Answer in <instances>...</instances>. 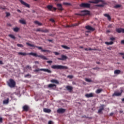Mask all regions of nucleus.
I'll list each match as a JSON object with an SVG mask.
<instances>
[{
  "mask_svg": "<svg viewBox=\"0 0 124 124\" xmlns=\"http://www.w3.org/2000/svg\"><path fill=\"white\" fill-rule=\"evenodd\" d=\"M26 45H28V46H30V47H34V48H37L38 50H41V52H47V53H51V51L49 50L43 49H42V47L41 46H38L34 45H31L29 43H26Z\"/></svg>",
  "mask_w": 124,
  "mask_h": 124,
  "instance_id": "f257e3e1",
  "label": "nucleus"
},
{
  "mask_svg": "<svg viewBox=\"0 0 124 124\" xmlns=\"http://www.w3.org/2000/svg\"><path fill=\"white\" fill-rule=\"evenodd\" d=\"M28 55L29 56H32L33 57H35V58H37L38 57V58H40L42 60H48V59L46 58V57L43 55H37V54L35 53L31 52V53H28Z\"/></svg>",
  "mask_w": 124,
  "mask_h": 124,
  "instance_id": "f03ea898",
  "label": "nucleus"
},
{
  "mask_svg": "<svg viewBox=\"0 0 124 124\" xmlns=\"http://www.w3.org/2000/svg\"><path fill=\"white\" fill-rule=\"evenodd\" d=\"M52 69H67L68 67L61 65H53L51 66Z\"/></svg>",
  "mask_w": 124,
  "mask_h": 124,
  "instance_id": "7ed1b4c3",
  "label": "nucleus"
},
{
  "mask_svg": "<svg viewBox=\"0 0 124 124\" xmlns=\"http://www.w3.org/2000/svg\"><path fill=\"white\" fill-rule=\"evenodd\" d=\"M90 14V11L87 10L82 11L81 14H75V15L78 16H85V15H89Z\"/></svg>",
  "mask_w": 124,
  "mask_h": 124,
  "instance_id": "20e7f679",
  "label": "nucleus"
},
{
  "mask_svg": "<svg viewBox=\"0 0 124 124\" xmlns=\"http://www.w3.org/2000/svg\"><path fill=\"white\" fill-rule=\"evenodd\" d=\"M8 86L10 88H14L16 85V83L13 79H10L9 82L8 83Z\"/></svg>",
  "mask_w": 124,
  "mask_h": 124,
  "instance_id": "39448f33",
  "label": "nucleus"
},
{
  "mask_svg": "<svg viewBox=\"0 0 124 124\" xmlns=\"http://www.w3.org/2000/svg\"><path fill=\"white\" fill-rule=\"evenodd\" d=\"M34 71V72H38V71H44V72H47V73H52V71L48 69H37Z\"/></svg>",
  "mask_w": 124,
  "mask_h": 124,
  "instance_id": "423d86ee",
  "label": "nucleus"
},
{
  "mask_svg": "<svg viewBox=\"0 0 124 124\" xmlns=\"http://www.w3.org/2000/svg\"><path fill=\"white\" fill-rule=\"evenodd\" d=\"M79 6L83 8H90V7H91V4L88 3H82L79 5Z\"/></svg>",
  "mask_w": 124,
  "mask_h": 124,
  "instance_id": "0eeeda50",
  "label": "nucleus"
},
{
  "mask_svg": "<svg viewBox=\"0 0 124 124\" xmlns=\"http://www.w3.org/2000/svg\"><path fill=\"white\" fill-rule=\"evenodd\" d=\"M46 8H47L49 11H56L57 10L56 8L53 7V6L51 5H47Z\"/></svg>",
  "mask_w": 124,
  "mask_h": 124,
  "instance_id": "6e6552de",
  "label": "nucleus"
},
{
  "mask_svg": "<svg viewBox=\"0 0 124 124\" xmlns=\"http://www.w3.org/2000/svg\"><path fill=\"white\" fill-rule=\"evenodd\" d=\"M36 31H41V32H45V33H46L47 32H49V30L48 29L43 30L41 28H38L36 30Z\"/></svg>",
  "mask_w": 124,
  "mask_h": 124,
  "instance_id": "1a4fd4ad",
  "label": "nucleus"
},
{
  "mask_svg": "<svg viewBox=\"0 0 124 124\" xmlns=\"http://www.w3.org/2000/svg\"><path fill=\"white\" fill-rule=\"evenodd\" d=\"M20 2L23 5H24L26 6V7H28V8H30L31 6H30V4L27 3L25 1H24L23 0H19Z\"/></svg>",
  "mask_w": 124,
  "mask_h": 124,
  "instance_id": "9d476101",
  "label": "nucleus"
},
{
  "mask_svg": "<svg viewBox=\"0 0 124 124\" xmlns=\"http://www.w3.org/2000/svg\"><path fill=\"white\" fill-rule=\"evenodd\" d=\"M90 3H98V2H103V0H91L89 1Z\"/></svg>",
  "mask_w": 124,
  "mask_h": 124,
  "instance_id": "9b49d317",
  "label": "nucleus"
},
{
  "mask_svg": "<svg viewBox=\"0 0 124 124\" xmlns=\"http://www.w3.org/2000/svg\"><path fill=\"white\" fill-rule=\"evenodd\" d=\"M66 89L67 91H68L69 93H72L73 91V87L72 86L68 85L66 86Z\"/></svg>",
  "mask_w": 124,
  "mask_h": 124,
  "instance_id": "f8f14e48",
  "label": "nucleus"
},
{
  "mask_svg": "<svg viewBox=\"0 0 124 124\" xmlns=\"http://www.w3.org/2000/svg\"><path fill=\"white\" fill-rule=\"evenodd\" d=\"M57 112L58 113V114H63V113L65 112V109L60 108L57 109Z\"/></svg>",
  "mask_w": 124,
  "mask_h": 124,
  "instance_id": "ddd939ff",
  "label": "nucleus"
},
{
  "mask_svg": "<svg viewBox=\"0 0 124 124\" xmlns=\"http://www.w3.org/2000/svg\"><path fill=\"white\" fill-rule=\"evenodd\" d=\"M85 29L86 30H88V31H93L95 30L94 28L92 27L91 26L89 25L85 26Z\"/></svg>",
  "mask_w": 124,
  "mask_h": 124,
  "instance_id": "4468645a",
  "label": "nucleus"
},
{
  "mask_svg": "<svg viewBox=\"0 0 124 124\" xmlns=\"http://www.w3.org/2000/svg\"><path fill=\"white\" fill-rule=\"evenodd\" d=\"M116 31L117 32H118V33H121V32H122L123 33H124V29L116 28Z\"/></svg>",
  "mask_w": 124,
  "mask_h": 124,
  "instance_id": "2eb2a0df",
  "label": "nucleus"
},
{
  "mask_svg": "<svg viewBox=\"0 0 124 124\" xmlns=\"http://www.w3.org/2000/svg\"><path fill=\"white\" fill-rule=\"evenodd\" d=\"M23 110L25 112H28L30 109V107L28 105H25L22 107Z\"/></svg>",
  "mask_w": 124,
  "mask_h": 124,
  "instance_id": "dca6fc26",
  "label": "nucleus"
},
{
  "mask_svg": "<svg viewBox=\"0 0 124 124\" xmlns=\"http://www.w3.org/2000/svg\"><path fill=\"white\" fill-rule=\"evenodd\" d=\"M122 95V92H115L114 93L112 94V96H121Z\"/></svg>",
  "mask_w": 124,
  "mask_h": 124,
  "instance_id": "f3484780",
  "label": "nucleus"
},
{
  "mask_svg": "<svg viewBox=\"0 0 124 124\" xmlns=\"http://www.w3.org/2000/svg\"><path fill=\"white\" fill-rule=\"evenodd\" d=\"M57 6L58 7V10H60V11H62L63 10V9L62 8V4H57Z\"/></svg>",
  "mask_w": 124,
  "mask_h": 124,
  "instance_id": "a211bd4d",
  "label": "nucleus"
},
{
  "mask_svg": "<svg viewBox=\"0 0 124 124\" xmlns=\"http://www.w3.org/2000/svg\"><path fill=\"white\" fill-rule=\"evenodd\" d=\"M104 106H105L104 105H101L100 108L98 110V113H99V114H100V113H101L102 110H104Z\"/></svg>",
  "mask_w": 124,
  "mask_h": 124,
  "instance_id": "6ab92c4d",
  "label": "nucleus"
},
{
  "mask_svg": "<svg viewBox=\"0 0 124 124\" xmlns=\"http://www.w3.org/2000/svg\"><path fill=\"white\" fill-rule=\"evenodd\" d=\"M67 59V57L65 55H62L61 58H58V60L60 61H64V60H66Z\"/></svg>",
  "mask_w": 124,
  "mask_h": 124,
  "instance_id": "aec40b11",
  "label": "nucleus"
},
{
  "mask_svg": "<svg viewBox=\"0 0 124 124\" xmlns=\"http://www.w3.org/2000/svg\"><path fill=\"white\" fill-rule=\"evenodd\" d=\"M86 97L87 98H90V97H93V93H87L85 94Z\"/></svg>",
  "mask_w": 124,
  "mask_h": 124,
  "instance_id": "412c9836",
  "label": "nucleus"
},
{
  "mask_svg": "<svg viewBox=\"0 0 124 124\" xmlns=\"http://www.w3.org/2000/svg\"><path fill=\"white\" fill-rule=\"evenodd\" d=\"M43 111L45 113H51V109L48 108H44Z\"/></svg>",
  "mask_w": 124,
  "mask_h": 124,
  "instance_id": "4be33fe9",
  "label": "nucleus"
},
{
  "mask_svg": "<svg viewBox=\"0 0 124 124\" xmlns=\"http://www.w3.org/2000/svg\"><path fill=\"white\" fill-rule=\"evenodd\" d=\"M104 16H105V17H107L108 21H111V16H110V15L107 14H105L104 15Z\"/></svg>",
  "mask_w": 124,
  "mask_h": 124,
  "instance_id": "5701e85b",
  "label": "nucleus"
},
{
  "mask_svg": "<svg viewBox=\"0 0 124 124\" xmlns=\"http://www.w3.org/2000/svg\"><path fill=\"white\" fill-rule=\"evenodd\" d=\"M50 82H51V83H54V84H59V83H60V82H59V81H58V80H56V79H51V80H50Z\"/></svg>",
  "mask_w": 124,
  "mask_h": 124,
  "instance_id": "b1692460",
  "label": "nucleus"
},
{
  "mask_svg": "<svg viewBox=\"0 0 124 124\" xmlns=\"http://www.w3.org/2000/svg\"><path fill=\"white\" fill-rule=\"evenodd\" d=\"M55 87V88L57 87V85L56 84H49L48 85V88H51Z\"/></svg>",
  "mask_w": 124,
  "mask_h": 124,
  "instance_id": "393cba45",
  "label": "nucleus"
},
{
  "mask_svg": "<svg viewBox=\"0 0 124 124\" xmlns=\"http://www.w3.org/2000/svg\"><path fill=\"white\" fill-rule=\"evenodd\" d=\"M19 22L20 23V24H22V25H26L27 24V22H26V20L24 19L20 20Z\"/></svg>",
  "mask_w": 124,
  "mask_h": 124,
  "instance_id": "a878e982",
  "label": "nucleus"
},
{
  "mask_svg": "<svg viewBox=\"0 0 124 124\" xmlns=\"http://www.w3.org/2000/svg\"><path fill=\"white\" fill-rule=\"evenodd\" d=\"M18 55H19V56H27V55H28V53L26 52H18Z\"/></svg>",
  "mask_w": 124,
  "mask_h": 124,
  "instance_id": "bb28decb",
  "label": "nucleus"
},
{
  "mask_svg": "<svg viewBox=\"0 0 124 124\" xmlns=\"http://www.w3.org/2000/svg\"><path fill=\"white\" fill-rule=\"evenodd\" d=\"M8 103H9V98H7V99L4 100L3 101V104H8Z\"/></svg>",
  "mask_w": 124,
  "mask_h": 124,
  "instance_id": "cd10ccee",
  "label": "nucleus"
},
{
  "mask_svg": "<svg viewBox=\"0 0 124 124\" xmlns=\"http://www.w3.org/2000/svg\"><path fill=\"white\" fill-rule=\"evenodd\" d=\"M105 43L107 45H113V44H114V42H113V41H111L109 42H106Z\"/></svg>",
  "mask_w": 124,
  "mask_h": 124,
  "instance_id": "c85d7f7f",
  "label": "nucleus"
},
{
  "mask_svg": "<svg viewBox=\"0 0 124 124\" xmlns=\"http://www.w3.org/2000/svg\"><path fill=\"white\" fill-rule=\"evenodd\" d=\"M34 23L35 24V25H38V26H42V23H41L38 21H34Z\"/></svg>",
  "mask_w": 124,
  "mask_h": 124,
  "instance_id": "c756f323",
  "label": "nucleus"
},
{
  "mask_svg": "<svg viewBox=\"0 0 124 124\" xmlns=\"http://www.w3.org/2000/svg\"><path fill=\"white\" fill-rule=\"evenodd\" d=\"M62 48H63L64 49H66V50H69V49H70V47L64 45H62Z\"/></svg>",
  "mask_w": 124,
  "mask_h": 124,
  "instance_id": "7c9ffc66",
  "label": "nucleus"
},
{
  "mask_svg": "<svg viewBox=\"0 0 124 124\" xmlns=\"http://www.w3.org/2000/svg\"><path fill=\"white\" fill-rule=\"evenodd\" d=\"M19 30H20V29L18 28V27L13 28V31H15V32H18V31H19Z\"/></svg>",
  "mask_w": 124,
  "mask_h": 124,
  "instance_id": "2f4dec72",
  "label": "nucleus"
},
{
  "mask_svg": "<svg viewBox=\"0 0 124 124\" xmlns=\"http://www.w3.org/2000/svg\"><path fill=\"white\" fill-rule=\"evenodd\" d=\"M121 73V70H116L114 71V74H120Z\"/></svg>",
  "mask_w": 124,
  "mask_h": 124,
  "instance_id": "473e14b6",
  "label": "nucleus"
},
{
  "mask_svg": "<svg viewBox=\"0 0 124 124\" xmlns=\"http://www.w3.org/2000/svg\"><path fill=\"white\" fill-rule=\"evenodd\" d=\"M102 92V89H97L95 93H100Z\"/></svg>",
  "mask_w": 124,
  "mask_h": 124,
  "instance_id": "72a5a7b5",
  "label": "nucleus"
},
{
  "mask_svg": "<svg viewBox=\"0 0 124 124\" xmlns=\"http://www.w3.org/2000/svg\"><path fill=\"white\" fill-rule=\"evenodd\" d=\"M9 37H10L12 39H16V38L15 37V36H14L12 34H9Z\"/></svg>",
  "mask_w": 124,
  "mask_h": 124,
  "instance_id": "f704fd0d",
  "label": "nucleus"
},
{
  "mask_svg": "<svg viewBox=\"0 0 124 124\" xmlns=\"http://www.w3.org/2000/svg\"><path fill=\"white\" fill-rule=\"evenodd\" d=\"M108 28L109 29H112V28H114V25L113 24H109L108 25Z\"/></svg>",
  "mask_w": 124,
  "mask_h": 124,
  "instance_id": "c9c22d12",
  "label": "nucleus"
},
{
  "mask_svg": "<svg viewBox=\"0 0 124 124\" xmlns=\"http://www.w3.org/2000/svg\"><path fill=\"white\" fill-rule=\"evenodd\" d=\"M24 77L25 78H27L28 77V78H31V75L30 74H27V75H26Z\"/></svg>",
  "mask_w": 124,
  "mask_h": 124,
  "instance_id": "e433bc0d",
  "label": "nucleus"
},
{
  "mask_svg": "<svg viewBox=\"0 0 124 124\" xmlns=\"http://www.w3.org/2000/svg\"><path fill=\"white\" fill-rule=\"evenodd\" d=\"M17 47H20V48H23V47H24V46L23 45L20 44H17Z\"/></svg>",
  "mask_w": 124,
  "mask_h": 124,
  "instance_id": "4c0bfd02",
  "label": "nucleus"
},
{
  "mask_svg": "<svg viewBox=\"0 0 124 124\" xmlns=\"http://www.w3.org/2000/svg\"><path fill=\"white\" fill-rule=\"evenodd\" d=\"M121 6H122V5L117 4L115 6H114V8H120V7H121Z\"/></svg>",
  "mask_w": 124,
  "mask_h": 124,
  "instance_id": "58836bf2",
  "label": "nucleus"
},
{
  "mask_svg": "<svg viewBox=\"0 0 124 124\" xmlns=\"http://www.w3.org/2000/svg\"><path fill=\"white\" fill-rule=\"evenodd\" d=\"M116 38H115L114 37H111L110 38V40H111V41H115Z\"/></svg>",
  "mask_w": 124,
  "mask_h": 124,
  "instance_id": "ea45409f",
  "label": "nucleus"
},
{
  "mask_svg": "<svg viewBox=\"0 0 124 124\" xmlns=\"http://www.w3.org/2000/svg\"><path fill=\"white\" fill-rule=\"evenodd\" d=\"M96 49L94 48V49H92V48H88V51H96Z\"/></svg>",
  "mask_w": 124,
  "mask_h": 124,
  "instance_id": "a19ab883",
  "label": "nucleus"
},
{
  "mask_svg": "<svg viewBox=\"0 0 124 124\" xmlns=\"http://www.w3.org/2000/svg\"><path fill=\"white\" fill-rule=\"evenodd\" d=\"M85 81L86 82H92V80L91 79H89V78H85Z\"/></svg>",
  "mask_w": 124,
  "mask_h": 124,
  "instance_id": "79ce46f5",
  "label": "nucleus"
},
{
  "mask_svg": "<svg viewBox=\"0 0 124 124\" xmlns=\"http://www.w3.org/2000/svg\"><path fill=\"white\" fill-rule=\"evenodd\" d=\"M96 6H97V7H103L104 5L103 4H98L96 5Z\"/></svg>",
  "mask_w": 124,
  "mask_h": 124,
  "instance_id": "37998d69",
  "label": "nucleus"
},
{
  "mask_svg": "<svg viewBox=\"0 0 124 124\" xmlns=\"http://www.w3.org/2000/svg\"><path fill=\"white\" fill-rule=\"evenodd\" d=\"M63 4L64 5H70V3L67 2H63Z\"/></svg>",
  "mask_w": 124,
  "mask_h": 124,
  "instance_id": "c03bdc74",
  "label": "nucleus"
},
{
  "mask_svg": "<svg viewBox=\"0 0 124 124\" xmlns=\"http://www.w3.org/2000/svg\"><path fill=\"white\" fill-rule=\"evenodd\" d=\"M68 78H69L70 79H72V78H73V76H71V75H69L67 76Z\"/></svg>",
  "mask_w": 124,
  "mask_h": 124,
  "instance_id": "a18cd8bd",
  "label": "nucleus"
},
{
  "mask_svg": "<svg viewBox=\"0 0 124 124\" xmlns=\"http://www.w3.org/2000/svg\"><path fill=\"white\" fill-rule=\"evenodd\" d=\"M26 68H28V69H30V70H31V67H30L29 65L26 66Z\"/></svg>",
  "mask_w": 124,
  "mask_h": 124,
  "instance_id": "49530a36",
  "label": "nucleus"
},
{
  "mask_svg": "<svg viewBox=\"0 0 124 124\" xmlns=\"http://www.w3.org/2000/svg\"><path fill=\"white\" fill-rule=\"evenodd\" d=\"M50 22H52V23H55V20L53 18H50Z\"/></svg>",
  "mask_w": 124,
  "mask_h": 124,
  "instance_id": "de8ad7c7",
  "label": "nucleus"
},
{
  "mask_svg": "<svg viewBox=\"0 0 124 124\" xmlns=\"http://www.w3.org/2000/svg\"><path fill=\"white\" fill-rule=\"evenodd\" d=\"M46 62L47 63H52V62H53V61H47Z\"/></svg>",
  "mask_w": 124,
  "mask_h": 124,
  "instance_id": "09e8293b",
  "label": "nucleus"
},
{
  "mask_svg": "<svg viewBox=\"0 0 124 124\" xmlns=\"http://www.w3.org/2000/svg\"><path fill=\"white\" fill-rule=\"evenodd\" d=\"M10 15V13H6V17H9V16Z\"/></svg>",
  "mask_w": 124,
  "mask_h": 124,
  "instance_id": "8fccbe9b",
  "label": "nucleus"
},
{
  "mask_svg": "<svg viewBox=\"0 0 124 124\" xmlns=\"http://www.w3.org/2000/svg\"><path fill=\"white\" fill-rule=\"evenodd\" d=\"M2 123V118L0 117V124H1Z\"/></svg>",
  "mask_w": 124,
  "mask_h": 124,
  "instance_id": "3c124183",
  "label": "nucleus"
},
{
  "mask_svg": "<svg viewBox=\"0 0 124 124\" xmlns=\"http://www.w3.org/2000/svg\"><path fill=\"white\" fill-rule=\"evenodd\" d=\"M48 124H53V122L51 121H50L48 122Z\"/></svg>",
  "mask_w": 124,
  "mask_h": 124,
  "instance_id": "603ef678",
  "label": "nucleus"
},
{
  "mask_svg": "<svg viewBox=\"0 0 124 124\" xmlns=\"http://www.w3.org/2000/svg\"><path fill=\"white\" fill-rule=\"evenodd\" d=\"M54 54H55V55H56V56H57L59 54V52H54Z\"/></svg>",
  "mask_w": 124,
  "mask_h": 124,
  "instance_id": "864d4df0",
  "label": "nucleus"
},
{
  "mask_svg": "<svg viewBox=\"0 0 124 124\" xmlns=\"http://www.w3.org/2000/svg\"><path fill=\"white\" fill-rule=\"evenodd\" d=\"M121 44H124V40L121 41Z\"/></svg>",
  "mask_w": 124,
  "mask_h": 124,
  "instance_id": "5fc2aeb1",
  "label": "nucleus"
},
{
  "mask_svg": "<svg viewBox=\"0 0 124 124\" xmlns=\"http://www.w3.org/2000/svg\"><path fill=\"white\" fill-rule=\"evenodd\" d=\"M111 31H110L109 30H107V31H106V32L107 33H109V32H110Z\"/></svg>",
  "mask_w": 124,
  "mask_h": 124,
  "instance_id": "6e6d98bb",
  "label": "nucleus"
},
{
  "mask_svg": "<svg viewBox=\"0 0 124 124\" xmlns=\"http://www.w3.org/2000/svg\"><path fill=\"white\" fill-rule=\"evenodd\" d=\"M119 113H120L121 114H122V113H124V111H123V110H120V111H119Z\"/></svg>",
  "mask_w": 124,
  "mask_h": 124,
  "instance_id": "4d7b16f0",
  "label": "nucleus"
},
{
  "mask_svg": "<svg viewBox=\"0 0 124 124\" xmlns=\"http://www.w3.org/2000/svg\"><path fill=\"white\" fill-rule=\"evenodd\" d=\"M0 64H3V62H2V61H0Z\"/></svg>",
  "mask_w": 124,
  "mask_h": 124,
  "instance_id": "13d9d810",
  "label": "nucleus"
},
{
  "mask_svg": "<svg viewBox=\"0 0 124 124\" xmlns=\"http://www.w3.org/2000/svg\"><path fill=\"white\" fill-rule=\"evenodd\" d=\"M85 51H89V48H85Z\"/></svg>",
  "mask_w": 124,
  "mask_h": 124,
  "instance_id": "bf43d9fd",
  "label": "nucleus"
},
{
  "mask_svg": "<svg viewBox=\"0 0 124 124\" xmlns=\"http://www.w3.org/2000/svg\"><path fill=\"white\" fill-rule=\"evenodd\" d=\"M17 11V12H19L20 13H21V11L20 10L18 9Z\"/></svg>",
  "mask_w": 124,
  "mask_h": 124,
  "instance_id": "052dcab7",
  "label": "nucleus"
},
{
  "mask_svg": "<svg viewBox=\"0 0 124 124\" xmlns=\"http://www.w3.org/2000/svg\"><path fill=\"white\" fill-rule=\"evenodd\" d=\"M48 41H49V42H52L53 41V40H48Z\"/></svg>",
  "mask_w": 124,
  "mask_h": 124,
  "instance_id": "680f3d73",
  "label": "nucleus"
},
{
  "mask_svg": "<svg viewBox=\"0 0 124 124\" xmlns=\"http://www.w3.org/2000/svg\"><path fill=\"white\" fill-rule=\"evenodd\" d=\"M35 63H39V62L38 61L35 62Z\"/></svg>",
  "mask_w": 124,
  "mask_h": 124,
  "instance_id": "e2e57ef3",
  "label": "nucleus"
},
{
  "mask_svg": "<svg viewBox=\"0 0 124 124\" xmlns=\"http://www.w3.org/2000/svg\"><path fill=\"white\" fill-rule=\"evenodd\" d=\"M120 55H124V53H120Z\"/></svg>",
  "mask_w": 124,
  "mask_h": 124,
  "instance_id": "0e129e2a",
  "label": "nucleus"
},
{
  "mask_svg": "<svg viewBox=\"0 0 124 124\" xmlns=\"http://www.w3.org/2000/svg\"><path fill=\"white\" fill-rule=\"evenodd\" d=\"M113 114H114V113H110V115L112 116V115H113Z\"/></svg>",
  "mask_w": 124,
  "mask_h": 124,
  "instance_id": "69168bd1",
  "label": "nucleus"
},
{
  "mask_svg": "<svg viewBox=\"0 0 124 124\" xmlns=\"http://www.w3.org/2000/svg\"><path fill=\"white\" fill-rule=\"evenodd\" d=\"M122 101H124V98L122 99Z\"/></svg>",
  "mask_w": 124,
  "mask_h": 124,
  "instance_id": "338daca9",
  "label": "nucleus"
},
{
  "mask_svg": "<svg viewBox=\"0 0 124 124\" xmlns=\"http://www.w3.org/2000/svg\"><path fill=\"white\" fill-rule=\"evenodd\" d=\"M97 64H99L100 62H97Z\"/></svg>",
  "mask_w": 124,
  "mask_h": 124,
  "instance_id": "774afa93",
  "label": "nucleus"
}]
</instances>
